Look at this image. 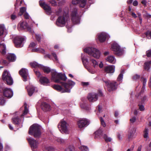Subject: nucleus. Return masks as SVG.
Wrapping results in <instances>:
<instances>
[{"instance_id":"bb28decb","label":"nucleus","mask_w":151,"mask_h":151,"mask_svg":"<svg viewBox=\"0 0 151 151\" xmlns=\"http://www.w3.org/2000/svg\"><path fill=\"white\" fill-rule=\"evenodd\" d=\"M7 58L9 61H14L16 59V57L14 54H9L8 55Z\"/></svg>"},{"instance_id":"4c0bfd02","label":"nucleus","mask_w":151,"mask_h":151,"mask_svg":"<svg viewBox=\"0 0 151 151\" xmlns=\"http://www.w3.org/2000/svg\"><path fill=\"white\" fill-rule=\"evenodd\" d=\"M65 151H76V150L74 146L73 145H70L66 149Z\"/></svg>"},{"instance_id":"0eeeda50","label":"nucleus","mask_w":151,"mask_h":151,"mask_svg":"<svg viewBox=\"0 0 151 151\" xmlns=\"http://www.w3.org/2000/svg\"><path fill=\"white\" fill-rule=\"evenodd\" d=\"M1 90L3 91L4 95L5 97L10 98L13 96V92L10 89L3 86H0V91Z\"/></svg>"},{"instance_id":"72a5a7b5","label":"nucleus","mask_w":151,"mask_h":151,"mask_svg":"<svg viewBox=\"0 0 151 151\" xmlns=\"http://www.w3.org/2000/svg\"><path fill=\"white\" fill-rule=\"evenodd\" d=\"M27 104L26 103H25L24 104V110L23 113L21 115V117L23 116L24 115L27 114L28 112V109L27 107Z\"/></svg>"},{"instance_id":"3c124183","label":"nucleus","mask_w":151,"mask_h":151,"mask_svg":"<svg viewBox=\"0 0 151 151\" xmlns=\"http://www.w3.org/2000/svg\"><path fill=\"white\" fill-rule=\"evenodd\" d=\"M50 2L52 6H55L57 5V3L54 0H51Z\"/></svg>"},{"instance_id":"473e14b6","label":"nucleus","mask_w":151,"mask_h":151,"mask_svg":"<svg viewBox=\"0 0 151 151\" xmlns=\"http://www.w3.org/2000/svg\"><path fill=\"white\" fill-rule=\"evenodd\" d=\"M41 67H42L40 68V69L43 70L45 73H48L50 71V70L49 67L44 66L42 65Z\"/></svg>"},{"instance_id":"f8f14e48","label":"nucleus","mask_w":151,"mask_h":151,"mask_svg":"<svg viewBox=\"0 0 151 151\" xmlns=\"http://www.w3.org/2000/svg\"><path fill=\"white\" fill-rule=\"evenodd\" d=\"M112 50L114 52V53L117 55H120L122 54L119 46L116 43L113 44L112 47Z\"/></svg>"},{"instance_id":"052dcab7","label":"nucleus","mask_w":151,"mask_h":151,"mask_svg":"<svg viewBox=\"0 0 151 151\" xmlns=\"http://www.w3.org/2000/svg\"><path fill=\"white\" fill-rule=\"evenodd\" d=\"M82 61L83 63H84L85 62H86L87 63H88V59L84 58H82Z\"/></svg>"},{"instance_id":"bf43d9fd","label":"nucleus","mask_w":151,"mask_h":151,"mask_svg":"<svg viewBox=\"0 0 151 151\" xmlns=\"http://www.w3.org/2000/svg\"><path fill=\"white\" fill-rule=\"evenodd\" d=\"M82 85L84 86H88L89 85V83L88 82H82L81 83Z\"/></svg>"},{"instance_id":"13d9d810","label":"nucleus","mask_w":151,"mask_h":151,"mask_svg":"<svg viewBox=\"0 0 151 151\" xmlns=\"http://www.w3.org/2000/svg\"><path fill=\"white\" fill-rule=\"evenodd\" d=\"M136 120V118L135 117H132L130 119V122L132 123H134Z\"/></svg>"},{"instance_id":"c756f323","label":"nucleus","mask_w":151,"mask_h":151,"mask_svg":"<svg viewBox=\"0 0 151 151\" xmlns=\"http://www.w3.org/2000/svg\"><path fill=\"white\" fill-rule=\"evenodd\" d=\"M13 123L15 124H19L20 122V119L18 116H15L12 119Z\"/></svg>"},{"instance_id":"f3484780","label":"nucleus","mask_w":151,"mask_h":151,"mask_svg":"<svg viewBox=\"0 0 151 151\" xmlns=\"http://www.w3.org/2000/svg\"><path fill=\"white\" fill-rule=\"evenodd\" d=\"M86 0H73L72 3L73 4H78L80 6L83 8L86 5Z\"/></svg>"},{"instance_id":"774afa93","label":"nucleus","mask_w":151,"mask_h":151,"mask_svg":"<svg viewBox=\"0 0 151 151\" xmlns=\"http://www.w3.org/2000/svg\"><path fill=\"white\" fill-rule=\"evenodd\" d=\"M17 18V16L16 15L12 14L11 16V19L12 20L15 19Z\"/></svg>"},{"instance_id":"423d86ee","label":"nucleus","mask_w":151,"mask_h":151,"mask_svg":"<svg viewBox=\"0 0 151 151\" xmlns=\"http://www.w3.org/2000/svg\"><path fill=\"white\" fill-rule=\"evenodd\" d=\"M102 96V92L99 91L98 94L94 93H89L88 95L87 98L90 102H93L97 100L99 96Z\"/></svg>"},{"instance_id":"37998d69","label":"nucleus","mask_w":151,"mask_h":151,"mask_svg":"<svg viewBox=\"0 0 151 151\" xmlns=\"http://www.w3.org/2000/svg\"><path fill=\"white\" fill-rule=\"evenodd\" d=\"M144 137L145 138H147L148 137V129L147 128H145L144 131Z\"/></svg>"},{"instance_id":"cd10ccee","label":"nucleus","mask_w":151,"mask_h":151,"mask_svg":"<svg viewBox=\"0 0 151 151\" xmlns=\"http://www.w3.org/2000/svg\"><path fill=\"white\" fill-rule=\"evenodd\" d=\"M30 65L33 68H38L40 69V68L42 67V65L39 64L35 62H33L31 63Z\"/></svg>"},{"instance_id":"f257e3e1","label":"nucleus","mask_w":151,"mask_h":151,"mask_svg":"<svg viewBox=\"0 0 151 151\" xmlns=\"http://www.w3.org/2000/svg\"><path fill=\"white\" fill-rule=\"evenodd\" d=\"M41 128L39 125L34 124L30 127L29 133L30 135H33L35 138H39L41 134Z\"/></svg>"},{"instance_id":"2f4dec72","label":"nucleus","mask_w":151,"mask_h":151,"mask_svg":"<svg viewBox=\"0 0 151 151\" xmlns=\"http://www.w3.org/2000/svg\"><path fill=\"white\" fill-rule=\"evenodd\" d=\"M145 70H148L151 66V61H148L145 63Z\"/></svg>"},{"instance_id":"e2e57ef3","label":"nucleus","mask_w":151,"mask_h":151,"mask_svg":"<svg viewBox=\"0 0 151 151\" xmlns=\"http://www.w3.org/2000/svg\"><path fill=\"white\" fill-rule=\"evenodd\" d=\"M147 100V96H144L142 99V102H143Z\"/></svg>"},{"instance_id":"c9c22d12","label":"nucleus","mask_w":151,"mask_h":151,"mask_svg":"<svg viewBox=\"0 0 151 151\" xmlns=\"http://www.w3.org/2000/svg\"><path fill=\"white\" fill-rule=\"evenodd\" d=\"M42 109L45 111H49L50 109V106L49 104L46 103H44L43 104Z\"/></svg>"},{"instance_id":"864d4df0","label":"nucleus","mask_w":151,"mask_h":151,"mask_svg":"<svg viewBox=\"0 0 151 151\" xmlns=\"http://www.w3.org/2000/svg\"><path fill=\"white\" fill-rule=\"evenodd\" d=\"M147 56V57H151V50H148L146 52Z\"/></svg>"},{"instance_id":"c85d7f7f","label":"nucleus","mask_w":151,"mask_h":151,"mask_svg":"<svg viewBox=\"0 0 151 151\" xmlns=\"http://www.w3.org/2000/svg\"><path fill=\"white\" fill-rule=\"evenodd\" d=\"M141 81L143 82V86L141 91V92L143 93L144 91V90L145 89L147 79L144 78L142 77L141 79Z\"/></svg>"},{"instance_id":"b1692460","label":"nucleus","mask_w":151,"mask_h":151,"mask_svg":"<svg viewBox=\"0 0 151 151\" xmlns=\"http://www.w3.org/2000/svg\"><path fill=\"white\" fill-rule=\"evenodd\" d=\"M40 81L41 84L44 85L49 83V81L47 78L45 77H42L40 78Z\"/></svg>"},{"instance_id":"aec40b11","label":"nucleus","mask_w":151,"mask_h":151,"mask_svg":"<svg viewBox=\"0 0 151 151\" xmlns=\"http://www.w3.org/2000/svg\"><path fill=\"white\" fill-rule=\"evenodd\" d=\"M88 122L86 119H82L78 122V125L79 128H82L88 124Z\"/></svg>"},{"instance_id":"603ef678","label":"nucleus","mask_w":151,"mask_h":151,"mask_svg":"<svg viewBox=\"0 0 151 151\" xmlns=\"http://www.w3.org/2000/svg\"><path fill=\"white\" fill-rule=\"evenodd\" d=\"M37 76L38 77H40L41 76V74L39 71L37 70H34Z\"/></svg>"},{"instance_id":"412c9836","label":"nucleus","mask_w":151,"mask_h":151,"mask_svg":"<svg viewBox=\"0 0 151 151\" xmlns=\"http://www.w3.org/2000/svg\"><path fill=\"white\" fill-rule=\"evenodd\" d=\"M136 131V129L134 127H131L128 132V138L129 139H131L134 136Z\"/></svg>"},{"instance_id":"ea45409f","label":"nucleus","mask_w":151,"mask_h":151,"mask_svg":"<svg viewBox=\"0 0 151 151\" xmlns=\"http://www.w3.org/2000/svg\"><path fill=\"white\" fill-rule=\"evenodd\" d=\"M90 61L93 64V66L94 67H96L98 66V63L95 60L93 59H91Z\"/></svg>"},{"instance_id":"a18cd8bd","label":"nucleus","mask_w":151,"mask_h":151,"mask_svg":"<svg viewBox=\"0 0 151 151\" xmlns=\"http://www.w3.org/2000/svg\"><path fill=\"white\" fill-rule=\"evenodd\" d=\"M146 35L147 38L148 39H150L151 38V31H148L146 33Z\"/></svg>"},{"instance_id":"ddd939ff","label":"nucleus","mask_w":151,"mask_h":151,"mask_svg":"<svg viewBox=\"0 0 151 151\" xmlns=\"http://www.w3.org/2000/svg\"><path fill=\"white\" fill-rule=\"evenodd\" d=\"M40 6L42 7L47 13L50 14L52 12L50 7L46 4L43 1L40 0L39 2Z\"/></svg>"},{"instance_id":"9b49d317","label":"nucleus","mask_w":151,"mask_h":151,"mask_svg":"<svg viewBox=\"0 0 151 151\" xmlns=\"http://www.w3.org/2000/svg\"><path fill=\"white\" fill-rule=\"evenodd\" d=\"M62 86L64 87L65 89V92H69L71 88L70 86H73L75 84V83L71 81H69L68 83H65L63 82L61 83Z\"/></svg>"},{"instance_id":"680f3d73","label":"nucleus","mask_w":151,"mask_h":151,"mask_svg":"<svg viewBox=\"0 0 151 151\" xmlns=\"http://www.w3.org/2000/svg\"><path fill=\"white\" fill-rule=\"evenodd\" d=\"M139 109L141 111H143L145 110V108L143 105H139Z\"/></svg>"},{"instance_id":"58836bf2","label":"nucleus","mask_w":151,"mask_h":151,"mask_svg":"<svg viewBox=\"0 0 151 151\" xmlns=\"http://www.w3.org/2000/svg\"><path fill=\"white\" fill-rule=\"evenodd\" d=\"M103 138L106 142H111V137H108L107 135L105 134H104L103 135Z\"/></svg>"},{"instance_id":"a211bd4d","label":"nucleus","mask_w":151,"mask_h":151,"mask_svg":"<svg viewBox=\"0 0 151 151\" xmlns=\"http://www.w3.org/2000/svg\"><path fill=\"white\" fill-rule=\"evenodd\" d=\"M28 141L32 148H37L38 145L37 141L33 138L29 139H28Z\"/></svg>"},{"instance_id":"20e7f679","label":"nucleus","mask_w":151,"mask_h":151,"mask_svg":"<svg viewBox=\"0 0 151 151\" xmlns=\"http://www.w3.org/2000/svg\"><path fill=\"white\" fill-rule=\"evenodd\" d=\"M2 79L6 81L7 84L9 85H12L13 83V80L9 72L6 70H4L2 74Z\"/></svg>"},{"instance_id":"8fccbe9b","label":"nucleus","mask_w":151,"mask_h":151,"mask_svg":"<svg viewBox=\"0 0 151 151\" xmlns=\"http://www.w3.org/2000/svg\"><path fill=\"white\" fill-rule=\"evenodd\" d=\"M123 78V74L121 73L119 75L117 78V81H121Z\"/></svg>"},{"instance_id":"7ed1b4c3","label":"nucleus","mask_w":151,"mask_h":151,"mask_svg":"<svg viewBox=\"0 0 151 151\" xmlns=\"http://www.w3.org/2000/svg\"><path fill=\"white\" fill-rule=\"evenodd\" d=\"M84 50L85 52L95 58H98L100 57V52L99 51L94 48H86Z\"/></svg>"},{"instance_id":"1a4fd4ad","label":"nucleus","mask_w":151,"mask_h":151,"mask_svg":"<svg viewBox=\"0 0 151 151\" xmlns=\"http://www.w3.org/2000/svg\"><path fill=\"white\" fill-rule=\"evenodd\" d=\"M104 82L107 86L108 90L109 91L115 90L116 89L118 84L116 82L113 81L111 82L109 81H104Z\"/></svg>"},{"instance_id":"09e8293b","label":"nucleus","mask_w":151,"mask_h":151,"mask_svg":"<svg viewBox=\"0 0 151 151\" xmlns=\"http://www.w3.org/2000/svg\"><path fill=\"white\" fill-rule=\"evenodd\" d=\"M100 121H101V125L104 127H105L106 126V124L105 122H104V120L101 117L100 118Z\"/></svg>"},{"instance_id":"e433bc0d","label":"nucleus","mask_w":151,"mask_h":151,"mask_svg":"<svg viewBox=\"0 0 151 151\" xmlns=\"http://www.w3.org/2000/svg\"><path fill=\"white\" fill-rule=\"evenodd\" d=\"M103 131L101 128H100L95 133V134L96 136H98L99 137H101L102 133Z\"/></svg>"},{"instance_id":"2eb2a0df","label":"nucleus","mask_w":151,"mask_h":151,"mask_svg":"<svg viewBox=\"0 0 151 151\" xmlns=\"http://www.w3.org/2000/svg\"><path fill=\"white\" fill-rule=\"evenodd\" d=\"M18 29L19 30L27 29L28 30L30 31L31 29V28L28 26L27 23L24 22H20L19 24Z\"/></svg>"},{"instance_id":"9d476101","label":"nucleus","mask_w":151,"mask_h":151,"mask_svg":"<svg viewBox=\"0 0 151 151\" xmlns=\"http://www.w3.org/2000/svg\"><path fill=\"white\" fill-rule=\"evenodd\" d=\"M68 124L65 121H62L60 122V127L58 125V127L61 132L67 134L68 133Z\"/></svg>"},{"instance_id":"0e129e2a","label":"nucleus","mask_w":151,"mask_h":151,"mask_svg":"<svg viewBox=\"0 0 151 151\" xmlns=\"http://www.w3.org/2000/svg\"><path fill=\"white\" fill-rule=\"evenodd\" d=\"M24 18L26 19H29V17L28 14L26 12L25 13V14H24Z\"/></svg>"},{"instance_id":"a19ab883","label":"nucleus","mask_w":151,"mask_h":151,"mask_svg":"<svg viewBox=\"0 0 151 151\" xmlns=\"http://www.w3.org/2000/svg\"><path fill=\"white\" fill-rule=\"evenodd\" d=\"M26 11V8L24 7H22L20 8V12H19L18 14L19 15L21 16L23 13L25 12Z\"/></svg>"},{"instance_id":"6ab92c4d","label":"nucleus","mask_w":151,"mask_h":151,"mask_svg":"<svg viewBox=\"0 0 151 151\" xmlns=\"http://www.w3.org/2000/svg\"><path fill=\"white\" fill-rule=\"evenodd\" d=\"M115 66L114 65H109L105 67L104 68L105 72L107 73H112L114 71Z\"/></svg>"},{"instance_id":"338daca9","label":"nucleus","mask_w":151,"mask_h":151,"mask_svg":"<svg viewBox=\"0 0 151 151\" xmlns=\"http://www.w3.org/2000/svg\"><path fill=\"white\" fill-rule=\"evenodd\" d=\"M36 43L32 42L30 43L29 46L31 47H34L36 46Z\"/></svg>"},{"instance_id":"6e6552de","label":"nucleus","mask_w":151,"mask_h":151,"mask_svg":"<svg viewBox=\"0 0 151 151\" xmlns=\"http://www.w3.org/2000/svg\"><path fill=\"white\" fill-rule=\"evenodd\" d=\"M77 9H74L72 11L71 14V19L74 24H78L80 21V17L77 13Z\"/></svg>"},{"instance_id":"4be33fe9","label":"nucleus","mask_w":151,"mask_h":151,"mask_svg":"<svg viewBox=\"0 0 151 151\" xmlns=\"http://www.w3.org/2000/svg\"><path fill=\"white\" fill-rule=\"evenodd\" d=\"M107 36L106 33H101L98 35V39L101 42H104Z\"/></svg>"},{"instance_id":"4d7b16f0","label":"nucleus","mask_w":151,"mask_h":151,"mask_svg":"<svg viewBox=\"0 0 151 151\" xmlns=\"http://www.w3.org/2000/svg\"><path fill=\"white\" fill-rule=\"evenodd\" d=\"M80 105L81 108H83L86 110L88 109L87 107H86V105L85 104H81Z\"/></svg>"},{"instance_id":"a878e982","label":"nucleus","mask_w":151,"mask_h":151,"mask_svg":"<svg viewBox=\"0 0 151 151\" xmlns=\"http://www.w3.org/2000/svg\"><path fill=\"white\" fill-rule=\"evenodd\" d=\"M6 47L5 45L3 43L0 44V51L1 53L4 55L6 53Z\"/></svg>"},{"instance_id":"69168bd1","label":"nucleus","mask_w":151,"mask_h":151,"mask_svg":"<svg viewBox=\"0 0 151 151\" xmlns=\"http://www.w3.org/2000/svg\"><path fill=\"white\" fill-rule=\"evenodd\" d=\"M36 37L37 41H39L41 39L40 35H36Z\"/></svg>"},{"instance_id":"6e6d98bb","label":"nucleus","mask_w":151,"mask_h":151,"mask_svg":"<svg viewBox=\"0 0 151 151\" xmlns=\"http://www.w3.org/2000/svg\"><path fill=\"white\" fill-rule=\"evenodd\" d=\"M57 141L60 143H62L64 142V140L58 138L57 140Z\"/></svg>"},{"instance_id":"4468645a","label":"nucleus","mask_w":151,"mask_h":151,"mask_svg":"<svg viewBox=\"0 0 151 151\" xmlns=\"http://www.w3.org/2000/svg\"><path fill=\"white\" fill-rule=\"evenodd\" d=\"M24 40L23 38L20 37H17L14 39V42L17 47H21L23 46L22 44Z\"/></svg>"},{"instance_id":"dca6fc26","label":"nucleus","mask_w":151,"mask_h":151,"mask_svg":"<svg viewBox=\"0 0 151 151\" xmlns=\"http://www.w3.org/2000/svg\"><path fill=\"white\" fill-rule=\"evenodd\" d=\"M19 74L23 78L24 81H27V78L28 76V73L27 70L24 68H22L19 71Z\"/></svg>"},{"instance_id":"de8ad7c7","label":"nucleus","mask_w":151,"mask_h":151,"mask_svg":"<svg viewBox=\"0 0 151 151\" xmlns=\"http://www.w3.org/2000/svg\"><path fill=\"white\" fill-rule=\"evenodd\" d=\"M4 29V26L0 25V36L3 34Z\"/></svg>"},{"instance_id":"f704fd0d","label":"nucleus","mask_w":151,"mask_h":151,"mask_svg":"<svg viewBox=\"0 0 151 151\" xmlns=\"http://www.w3.org/2000/svg\"><path fill=\"white\" fill-rule=\"evenodd\" d=\"M32 51L33 52H38L42 53H45V50L40 48L34 49H32Z\"/></svg>"},{"instance_id":"f03ea898","label":"nucleus","mask_w":151,"mask_h":151,"mask_svg":"<svg viewBox=\"0 0 151 151\" xmlns=\"http://www.w3.org/2000/svg\"><path fill=\"white\" fill-rule=\"evenodd\" d=\"M52 79L56 83H60V80L64 81H65L67 79L65 75L60 73H57L54 70H52L51 71Z\"/></svg>"},{"instance_id":"393cba45","label":"nucleus","mask_w":151,"mask_h":151,"mask_svg":"<svg viewBox=\"0 0 151 151\" xmlns=\"http://www.w3.org/2000/svg\"><path fill=\"white\" fill-rule=\"evenodd\" d=\"M106 60L110 63L114 64L116 61V60L114 56L110 55L108 56L106 58Z\"/></svg>"},{"instance_id":"39448f33","label":"nucleus","mask_w":151,"mask_h":151,"mask_svg":"<svg viewBox=\"0 0 151 151\" xmlns=\"http://www.w3.org/2000/svg\"><path fill=\"white\" fill-rule=\"evenodd\" d=\"M68 17L67 16L64 15L59 17L56 21V24L59 27L64 26L67 21Z\"/></svg>"},{"instance_id":"49530a36","label":"nucleus","mask_w":151,"mask_h":151,"mask_svg":"<svg viewBox=\"0 0 151 151\" xmlns=\"http://www.w3.org/2000/svg\"><path fill=\"white\" fill-rule=\"evenodd\" d=\"M140 77L139 75L137 74H135L132 77V79L134 81H136L139 79Z\"/></svg>"},{"instance_id":"5fc2aeb1","label":"nucleus","mask_w":151,"mask_h":151,"mask_svg":"<svg viewBox=\"0 0 151 151\" xmlns=\"http://www.w3.org/2000/svg\"><path fill=\"white\" fill-rule=\"evenodd\" d=\"M62 12V10L61 9H59L56 12V14L57 15H59L61 14Z\"/></svg>"},{"instance_id":"79ce46f5","label":"nucleus","mask_w":151,"mask_h":151,"mask_svg":"<svg viewBox=\"0 0 151 151\" xmlns=\"http://www.w3.org/2000/svg\"><path fill=\"white\" fill-rule=\"evenodd\" d=\"M79 148L80 150H82V151H88V147L82 145L80 147H79Z\"/></svg>"},{"instance_id":"7c9ffc66","label":"nucleus","mask_w":151,"mask_h":151,"mask_svg":"<svg viewBox=\"0 0 151 151\" xmlns=\"http://www.w3.org/2000/svg\"><path fill=\"white\" fill-rule=\"evenodd\" d=\"M53 87L55 89L61 91L62 92H65V89L63 90L62 88L60 86L58 85H55L53 86Z\"/></svg>"},{"instance_id":"5701e85b","label":"nucleus","mask_w":151,"mask_h":151,"mask_svg":"<svg viewBox=\"0 0 151 151\" xmlns=\"http://www.w3.org/2000/svg\"><path fill=\"white\" fill-rule=\"evenodd\" d=\"M27 88L28 91V94L30 96H31L35 91L37 92V88L33 86H31L29 88L27 87Z\"/></svg>"},{"instance_id":"c03bdc74","label":"nucleus","mask_w":151,"mask_h":151,"mask_svg":"<svg viewBox=\"0 0 151 151\" xmlns=\"http://www.w3.org/2000/svg\"><path fill=\"white\" fill-rule=\"evenodd\" d=\"M5 102L4 97L2 96H0V105L4 104Z\"/></svg>"}]
</instances>
